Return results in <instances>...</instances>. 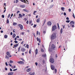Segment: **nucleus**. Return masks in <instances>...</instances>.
I'll use <instances>...</instances> for the list:
<instances>
[{
    "instance_id": "f257e3e1",
    "label": "nucleus",
    "mask_w": 75,
    "mask_h": 75,
    "mask_svg": "<svg viewBox=\"0 0 75 75\" xmlns=\"http://www.w3.org/2000/svg\"><path fill=\"white\" fill-rule=\"evenodd\" d=\"M56 38V34L54 33H53L51 36V40H54Z\"/></svg>"
},
{
    "instance_id": "f03ea898",
    "label": "nucleus",
    "mask_w": 75,
    "mask_h": 75,
    "mask_svg": "<svg viewBox=\"0 0 75 75\" xmlns=\"http://www.w3.org/2000/svg\"><path fill=\"white\" fill-rule=\"evenodd\" d=\"M71 27H74V25L75 24V23L73 21H71L70 23Z\"/></svg>"
},
{
    "instance_id": "7ed1b4c3",
    "label": "nucleus",
    "mask_w": 75,
    "mask_h": 75,
    "mask_svg": "<svg viewBox=\"0 0 75 75\" xmlns=\"http://www.w3.org/2000/svg\"><path fill=\"white\" fill-rule=\"evenodd\" d=\"M57 29V26L56 25H54L52 26V30L53 31H55Z\"/></svg>"
},
{
    "instance_id": "20e7f679",
    "label": "nucleus",
    "mask_w": 75,
    "mask_h": 75,
    "mask_svg": "<svg viewBox=\"0 0 75 75\" xmlns=\"http://www.w3.org/2000/svg\"><path fill=\"white\" fill-rule=\"evenodd\" d=\"M18 25L19 27H20L21 30H23V26L21 24H19Z\"/></svg>"
},
{
    "instance_id": "39448f33",
    "label": "nucleus",
    "mask_w": 75,
    "mask_h": 75,
    "mask_svg": "<svg viewBox=\"0 0 75 75\" xmlns=\"http://www.w3.org/2000/svg\"><path fill=\"white\" fill-rule=\"evenodd\" d=\"M18 64H21V65L24 64V62L22 61H19L18 62Z\"/></svg>"
},
{
    "instance_id": "423d86ee",
    "label": "nucleus",
    "mask_w": 75,
    "mask_h": 75,
    "mask_svg": "<svg viewBox=\"0 0 75 75\" xmlns=\"http://www.w3.org/2000/svg\"><path fill=\"white\" fill-rule=\"evenodd\" d=\"M6 55L8 56V57H11V55H10V52H6Z\"/></svg>"
},
{
    "instance_id": "0eeeda50",
    "label": "nucleus",
    "mask_w": 75,
    "mask_h": 75,
    "mask_svg": "<svg viewBox=\"0 0 75 75\" xmlns=\"http://www.w3.org/2000/svg\"><path fill=\"white\" fill-rule=\"evenodd\" d=\"M26 50V49H25L24 47H22L21 49V51L22 52H23Z\"/></svg>"
},
{
    "instance_id": "6e6552de",
    "label": "nucleus",
    "mask_w": 75,
    "mask_h": 75,
    "mask_svg": "<svg viewBox=\"0 0 75 75\" xmlns=\"http://www.w3.org/2000/svg\"><path fill=\"white\" fill-rule=\"evenodd\" d=\"M47 24L49 26H50L51 25H52V23H51V22L48 21V22H47Z\"/></svg>"
},
{
    "instance_id": "1a4fd4ad",
    "label": "nucleus",
    "mask_w": 75,
    "mask_h": 75,
    "mask_svg": "<svg viewBox=\"0 0 75 75\" xmlns=\"http://www.w3.org/2000/svg\"><path fill=\"white\" fill-rule=\"evenodd\" d=\"M55 48V46L54 45L52 44V45L51 48L52 50H54Z\"/></svg>"
},
{
    "instance_id": "9d476101",
    "label": "nucleus",
    "mask_w": 75,
    "mask_h": 75,
    "mask_svg": "<svg viewBox=\"0 0 75 75\" xmlns=\"http://www.w3.org/2000/svg\"><path fill=\"white\" fill-rule=\"evenodd\" d=\"M50 61L52 63H54V59L52 58H51L50 59Z\"/></svg>"
},
{
    "instance_id": "9b49d317",
    "label": "nucleus",
    "mask_w": 75,
    "mask_h": 75,
    "mask_svg": "<svg viewBox=\"0 0 75 75\" xmlns=\"http://www.w3.org/2000/svg\"><path fill=\"white\" fill-rule=\"evenodd\" d=\"M31 68L28 69H26V71L28 72H29L31 71Z\"/></svg>"
},
{
    "instance_id": "f8f14e48",
    "label": "nucleus",
    "mask_w": 75,
    "mask_h": 75,
    "mask_svg": "<svg viewBox=\"0 0 75 75\" xmlns=\"http://www.w3.org/2000/svg\"><path fill=\"white\" fill-rule=\"evenodd\" d=\"M51 68L52 70H54V69H55V67H54V66L52 65L51 66Z\"/></svg>"
},
{
    "instance_id": "ddd939ff",
    "label": "nucleus",
    "mask_w": 75,
    "mask_h": 75,
    "mask_svg": "<svg viewBox=\"0 0 75 75\" xmlns=\"http://www.w3.org/2000/svg\"><path fill=\"white\" fill-rule=\"evenodd\" d=\"M18 44H16L15 45H14V47H13V48H16L17 47H18Z\"/></svg>"
},
{
    "instance_id": "4468645a",
    "label": "nucleus",
    "mask_w": 75,
    "mask_h": 75,
    "mask_svg": "<svg viewBox=\"0 0 75 75\" xmlns=\"http://www.w3.org/2000/svg\"><path fill=\"white\" fill-rule=\"evenodd\" d=\"M25 7V5H21L20 6V7H21V8H24Z\"/></svg>"
},
{
    "instance_id": "2eb2a0df",
    "label": "nucleus",
    "mask_w": 75,
    "mask_h": 75,
    "mask_svg": "<svg viewBox=\"0 0 75 75\" xmlns=\"http://www.w3.org/2000/svg\"><path fill=\"white\" fill-rule=\"evenodd\" d=\"M13 74H14L13 72H9L8 74V75H13Z\"/></svg>"
},
{
    "instance_id": "dca6fc26",
    "label": "nucleus",
    "mask_w": 75,
    "mask_h": 75,
    "mask_svg": "<svg viewBox=\"0 0 75 75\" xmlns=\"http://www.w3.org/2000/svg\"><path fill=\"white\" fill-rule=\"evenodd\" d=\"M38 54V49H36L35 51V55H37Z\"/></svg>"
},
{
    "instance_id": "f3484780",
    "label": "nucleus",
    "mask_w": 75,
    "mask_h": 75,
    "mask_svg": "<svg viewBox=\"0 0 75 75\" xmlns=\"http://www.w3.org/2000/svg\"><path fill=\"white\" fill-rule=\"evenodd\" d=\"M29 74H30L29 75H35V72H34L33 73L31 74V72H30L29 73Z\"/></svg>"
},
{
    "instance_id": "a211bd4d",
    "label": "nucleus",
    "mask_w": 75,
    "mask_h": 75,
    "mask_svg": "<svg viewBox=\"0 0 75 75\" xmlns=\"http://www.w3.org/2000/svg\"><path fill=\"white\" fill-rule=\"evenodd\" d=\"M61 10H62L63 11H65V8H64V7H61Z\"/></svg>"
},
{
    "instance_id": "6ab92c4d",
    "label": "nucleus",
    "mask_w": 75,
    "mask_h": 75,
    "mask_svg": "<svg viewBox=\"0 0 75 75\" xmlns=\"http://www.w3.org/2000/svg\"><path fill=\"white\" fill-rule=\"evenodd\" d=\"M16 34L15 33H13V38H14L15 37H16Z\"/></svg>"
},
{
    "instance_id": "aec40b11",
    "label": "nucleus",
    "mask_w": 75,
    "mask_h": 75,
    "mask_svg": "<svg viewBox=\"0 0 75 75\" xmlns=\"http://www.w3.org/2000/svg\"><path fill=\"white\" fill-rule=\"evenodd\" d=\"M16 66H11L12 69H15L16 68Z\"/></svg>"
},
{
    "instance_id": "412c9836",
    "label": "nucleus",
    "mask_w": 75,
    "mask_h": 75,
    "mask_svg": "<svg viewBox=\"0 0 75 75\" xmlns=\"http://www.w3.org/2000/svg\"><path fill=\"white\" fill-rule=\"evenodd\" d=\"M63 29H62V28H61L60 30V33L61 34H62L63 33Z\"/></svg>"
},
{
    "instance_id": "4be33fe9",
    "label": "nucleus",
    "mask_w": 75,
    "mask_h": 75,
    "mask_svg": "<svg viewBox=\"0 0 75 75\" xmlns=\"http://www.w3.org/2000/svg\"><path fill=\"white\" fill-rule=\"evenodd\" d=\"M19 17H20L21 18L22 17H23V15H21V14L20 13L19 14Z\"/></svg>"
},
{
    "instance_id": "5701e85b",
    "label": "nucleus",
    "mask_w": 75,
    "mask_h": 75,
    "mask_svg": "<svg viewBox=\"0 0 75 75\" xmlns=\"http://www.w3.org/2000/svg\"><path fill=\"white\" fill-rule=\"evenodd\" d=\"M40 18H38L37 20V21H36V22H37V23H38L39 22H40Z\"/></svg>"
},
{
    "instance_id": "b1692460",
    "label": "nucleus",
    "mask_w": 75,
    "mask_h": 75,
    "mask_svg": "<svg viewBox=\"0 0 75 75\" xmlns=\"http://www.w3.org/2000/svg\"><path fill=\"white\" fill-rule=\"evenodd\" d=\"M20 1H21V2H22L23 3H25V0H19Z\"/></svg>"
},
{
    "instance_id": "393cba45",
    "label": "nucleus",
    "mask_w": 75,
    "mask_h": 75,
    "mask_svg": "<svg viewBox=\"0 0 75 75\" xmlns=\"http://www.w3.org/2000/svg\"><path fill=\"white\" fill-rule=\"evenodd\" d=\"M23 11H25V12H27V13H28L29 11H28V10L25 9H24Z\"/></svg>"
},
{
    "instance_id": "a878e982",
    "label": "nucleus",
    "mask_w": 75,
    "mask_h": 75,
    "mask_svg": "<svg viewBox=\"0 0 75 75\" xmlns=\"http://www.w3.org/2000/svg\"><path fill=\"white\" fill-rule=\"evenodd\" d=\"M7 37H8V36L6 35H5L4 36L5 38H7Z\"/></svg>"
},
{
    "instance_id": "bb28decb",
    "label": "nucleus",
    "mask_w": 75,
    "mask_h": 75,
    "mask_svg": "<svg viewBox=\"0 0 75 75\" xmlns=\"http://www.w3.org/2000/svg\"><path fill=\"white\" fill-rule=\"evenodd\" d=\"M17 23H13V25H17Z\"/></svg>"
},
{
    "instance_id": "cd10ccee",
    "label": "nucleus",
    "mask_w": 75,
    "mask_h": 75,
    "mask_svg": "<svg viewBox=\"0 0 75 75\" xmlns=\"http://www.w3.org/2000/svg\"><path fill=\"white\" fill-rule=\"evenodd\" d=\"M42 56L43 57H45L46 56H47V55H46V54H43L42 55Z\"/></svg>"
},
{
    "instance_id": "c85d7f7f",
    "label": "nucleus",
    "mask_w": 75,
    "mask_h": 75,
    "mask_svg": "<svg viewBox=\"0 0 75 75\" xmlns=\"http://www.w3.org/2000/svg\"><path fill=\"white\" fill-rule=\"evenodd\" d=\"M45 21H46V20L45 19L44 21H43L44 23H43V25H44L45 24Z\"/></svg>"
},
{
    "instance_id": "c756f323",
    "label": "nucleus",
    "mask_w": 75,
    "mask_h": 75,
    "mask_svg": "<svg viewBox=\"0 0 75 75\" xmlns=\"http://www.w3.org/2000/svg\"><path fill=\"white\" fill-rule=\"evenodd\" d=\"M57 25L58 26V29L59 30V24L58 23L57 24Z\"/></svg>"
},
{
    "instance_id": "7c9ffc66",
    "label": "nucleus",
    "mask_w": 75,
    "mask_h": 75,
    "mask_svg": "<svg viewBox=\"0 0 75 75\" xmlns=\"http://www.w3.org/2000/svg\"><path fill=\"white\" fill-rule=\"evenodd\" d=\"M37 11H34L33 12V14H34V15H35V13H37Z\"/></svg>"
},
{
    "instance_id": "2f4dec72",
    "label": "nucleus",
    "mask_w": 75,
    "mask_h": 75,
    "mask_svg": "<svg viewBox=\"0 0 75 75\" xmlns=\"http://www.w3.org/2000/svg\"><path fill=\"white\" fill-rule=\"evenodd\" d=\"M40 39L38 37H37V41H38L39 40H40Z\"/></svg>"
},
{
    "instance_id": "473e14b6",
    "label": "nucleus",
    "mask_w": 75,
    "mask_h": 75,
    "mask_svg": "<svg viewBox=\"0 0 75 75\" xmlns=\"http://www.w3.org/2000/svg\"><path fill=\"white\" fill-rule=\"evenodd\" d=\"M53 6H54V5H52L50 6V8H52Z\"/></svg>"
},
{
    "instance_id": "72a5a7b5",
    "label": "nucleus",
    "mask_w": 75,
    "mask_h": 75,
    "mask_svg": "<svg viewBox=\"0 0 75 75\" xmlns=\"http://www.w3.org/2000/svg\"><path fill=\"white\" fill-rule=\"evenodd\" d=\"M7 23H9V20L8 19H7V21H6Z\"/></svg>"
},
{
    "instance_id": "f704fd0d",
    "label": "nucleus",
    "mask_w": 75,
    "mask_h": 75,
    "mask_svg": "<svg viewBox=\"0 0 75 75\" xmlns=\"http://www.w3.org/2000/svg\"><path fill=\"white\" fill-rule=\"evenodd\" d=\"M20 47H18V51H20Z\"/></svg>"
},
{
    "instance_id": "c9c22d12",
    "label": "nucleus",
    "mask_w": 75,
    "mask_h": 75,
    "mask_svg": "<svg viewBox=\"0 0 75 75\" xmlns=\"http://www.w3.org/2000/svg\"><path fill=\"white\" fill-rule=\"evenodd\" d=\"M66 23H69L70 22V21L69 20H67L66 21Z\"/></svg>"
},
{
    "instance_id": "e433bc0d",
    "label": "nucleus",
    "mask_w": 75,
    "mask_h": 75,
    "mask_svg": "<svg viewBox=\"0 0 75 75\" xmlns=\"http://www.w3.org/2000/svg\"><path fill=\"white\" fill-rule=\"evenodd\" d=\"M26 47L27 48H29V45H26Z\"/></svg>"
},
{
    "instance_id": "4c0bfd02",
    "label": "nucleus",
    "mask_w": 75,
    "mask_h": 75,
    "mask_svg": "<svg viewBox=\"0 0 75 75\" xmlns=\"http://www.w3.org/2000/svg\"><path fill=\"white\" fill-rule=\"evenodd\" d=\"M36 26H37V25H36V24H35L33 26V28H35V27H36Z\"/></svg>"
},
{
    "instance_id": "58836bf2",
    "label": "nucleus",
    "mask_w": 75,
    "mask_h": 75,
    "mask_svg": "<svg viewBox=\"0 0 75 75\" xmlns=\"http://www.w3.org/2000/svg\"><path fill=\"white\" fill-rule=\"evenodd\" d=\"M5 58H7V59H8L9 58L8 56H5Z\"/></svg>"
},
{
    "instance_id": "ea45409f",
    "label": "nucleus",
    "mask_w": 75,
    "mask_h": 75,
    "mask_svg": "<svg viewBox=\"0 0 75 75\" xmlns=\"http://www.w3.org/2000/svg\"><path fill=\"white\" fill-rule=\"evenodd\" d=\"M31 49H30L29 51V54H31Z\"/></svg>"
},
{
    "instance_id": "a19ab883",
    "label": "nucleus",
    "mask_w": 75,
    "mask_h": 75,
    "mask_svg": "<svg viewBox=\"0 0 75 75\" xmlns=\"http://www.w3.org/2000/svg\"><path fill=\"white\" fill-rule=\"evenodd\" d=\"M41 52H44V50H43V49H42V48L41 49Z\"/></svg>"
},
{
    "instance_id": "79ce46f5",
    "label": "nucleus",
    "mask_w": 75,
    "mask_h": 75,
    "mask_svg": "<svg viewBox=\"0 0 75 75\" xmlns=\"http://www.w3.org/2000/svg\"><path fill=\"white\" fill-rule=\"evenodd\" d=\"M54 71H55V73L56 74L57 72V69H55Z\"/></svg>"
},
{
    "instance_id": "37998d69",
    "label": "nucleus",
    "mask_w": 75,
    "mask_h": 75,
    "mask_svg": "<svg viewBox=\"0 0 75 75\" xmlns=\"http://www.w3.org/2000/svg\"><path fill=\"white\" fill-rule=\"evenodd\" d=\"M10 63H13V62L12 60H10Z\"/></svg>"
},
{
    "instance_id": "c03bdc74",
    "label": "nucleus",
    "mask_w": 75,
    "mask_h": 75,
    "mask_svg": "<svg viewBox=\"0 0 75 75\" xmlns=\"http://www.w3.org/2000/svg\"><path fill=\"white\" fill-rule=\"evenodd\" d=\"M68 11H69V12H71V9L70 8H69L68 9Z\"/></svg>"
},
{
    "instance_id": "a18cd8bd",
    "label": "nucleus",
    "mask_w": 75,
    "mask_h": 75,
    "mask_svg": "<svg viewBox=\"0 0 75 75\" xmlns=\"http://www.w3.org/2000/svg\"><path fill=\"white\" fill-rule=\"evenodd\" d=\"M14 42L15 43H16V44H17V43H18V42L17 41H14Z\"/></svg>"
},
{
    "instance_id": "49530a36",
    "label": "nucleus",
    "mask_w": 75,
    "mask_h": 75,
    "mask_svg": "<svg viewBox=\"0 0 75 75\" xmlns=\"http://www.w3.org/2000/svg\"><path fill=\"white\" fill-rule=\"evenodd\" d=\"M10 16V14H8V18H9Z\"/></svg>"
},
{
    "instance_id": "de8ad7c7",
    "label": "nucleus",
    "mask_w": 75,
    "mask_h": 75,
    "mask_svg": "<svg viewBox=\"0 0 75 75\" xmlns=\"http://www.w3.org/2000/svg\"><path fill=\"white\" fill-rule=\"evenodd\" d=\"M1 17L2 18H4V15H2Z\"/></svg>"
},
{
    "instance_id": "09e8293b",
    "label": "nucleus",
    "mask_w": 75,
    "mask_h": 75,
    "mask_svg": "<svg viewBox=\"0 0 75 75\" xmlns=\"http://www.w3.org/2000/svg\"><path fill=\"white\" fill-rule=\"evenodd\" d=\"M18 69H14L13 71H17V70Z\"/></svg>"
},
{
    "instance_id": "8fccbe9b",
    "label": "nucleus",
    "mask_w": 75,
    "mask_h": 75,
    "mask_svg": "<svg viewBox=\"0 0 75 75\" xmlns=\"http://www.w3.org/2000/svg\"><path fill=\"white\" fill-rule=\"evenodd\" d=\"M73 14L72 16H73V17L74 18H75V15H74V13H73Z\"/></svg>"
},
{
    "instance_id": "3c124183",
    "label": "nucleus",
    "mask_w": 75,
    "mask_h": 75,
    "mask_svg": "<svg viewBox=\"0 0 75 75\" xmlns=\"http://www.w3.org/2000/svg\"><path fill=\"white\" fill-rule=\"evenodd\" d=\"M38 33H39L38 31H37L36 32V34L37 35L38 34Z\"/></svg>"
},
{
    "instance_id": "603ef678",
    "label": "nucleus",
    "mask_w": 75,
    "mask_h": 75,
    "mask_svg": "<svg viewBox=\"0 0 75 75\" xmlns=\"http://www.w3.org/2000/svg\"><path fill=\"white\" fill-rule=\"evenodd\" d=\"M51 49H50V48H49V51H50V52H51Z\"/></svg>"
},
{
    "instance_id": "864d4df0",
    "label": "nucleus",
    "mask_w": 75,
    "mask_h": 75,
    "mask_svg": "<svg viewBox=\"0 0 75 75\" xmlns=\"http://www.w3.org/2000/svg\"><path fill=\"white\" fill-rule=\"evenodd\" d=\"M25 55H26V54H28V52H25Z\"/></svg>"
},
{
    "instance_id": "5fc2aeb1",
    "label": "nucleus",
    "mask_w": 75,
    "mask_h": 75,
    "mask_svg": "<svg viewBox=\"0 0 75 75\" xmlns=\"http://www.w3.org/2000/svg\"><path fill=\"white\" fill-rule=\"evenodd\" d=\"M42 62H43V64H45V61H44V60H43Z\"/></svg>"
},
{
    "instance_id": "6e6d98bb",
    "label": "nucleus",
    "mask_w": 75,
    "mask_h": 75,
    "mask_svg": "<svg viewBox=\"0 0 75 75\" xmlns=\"http://www.w3.org/2000/svg\"><path fill=\"white\" fill-rule=\"evenodd\" d=\"M64 16H66V15H67V14H66V13L65 12L64 13Z\"/></svg>"
},
{
    "instance_id": "4d7b16f0",
    "label": "nucleus",
    "mask_w": 75,
    "mask_h": 75,
    "mask_svg": "<svg viewBox=\"0 0 75 75\" xmlns=\"http://www.w3.org/2000/svg\"><path fill=\"white\" fill-rule=\"evenodd\" d=\"M5 64H6V66H8V64H7V62H6L5 63Z\"/></svg>"
},
{
    "instance_id": "13d9d810",
    "label": "nucleus",
    "mask_w": 75,
    "mask_h": 75,
    "mask_svg": "<svg viewBox=\"0 0 75 75\" xmlns=\"http://www.w3.org/2000/svg\"><path fill=\"white\" fill-rule=\"evenodd\" d=\"M69 18L67 17L66 18V20H69Z\"/></svg>"
},
{
    "instance_id": "bf43d9fd",
    "label": "nucleus",
    "mask_w": 75,
    "mask_h": 75,
    "mask_svg": "<svg viewBox=\"0 0 75 75\" xmlns=\"http://www.w3.org/2000/svg\"><path fill=\"white\" fill-rule=\"evenodd\" d=\"M18 2V0H16V3H17Z\"/></svg>"
},
{
    "instance_id": "052dcab7",
    "label": "nucleus",
    "mask_w": 75,
    "mask_h": 75,
    "mask_svg": "<svg viewBox=\"0 0 75 75\" xmlns=\"http://www.w3.org/2000/svg\"><path fill=\"white\" fill-rule=\"evenodd\" d=\"M35 64L36 66H37V65H38V63H37V62H35Z\"/></svg>"
},
{
    "instance_id": "680f3d73",
    "label": "nucleus",
    "mask_w": 75,
    "mask_h": 75,
    "mask_svg": "<svg viewBox=\"0 0 75 75\" xmlns=\"http://www.w3.org/2000/svg\"><path fill=\"white\" fill-rule=\"evenodd\" d=\"M42 47L43 48V49L45 48L44 46L43 45H42Z\"/></svg>"
},
{
    "instance_id": "e2e57ef3",
    "label": "nucleus",
    "mask_w": 75,
    "mask_h": 75,
    "mask_svg": "<svg viewBox=\"0 0 75 75\" xmlns=\"http://www.w3.org/2000/svg\"><path fill=\"white\" fill-rule=\"evenodd\" d=\"M24 20H25V21H27V18H24Z\"/></svg>"
},
{
    "instance_id": "0e129e2a",
    "label": "nucleus",
    "mask_w": 75,
    "mask_h": 75,
    "mask_svg": "<svg viewBox=\"0 0 75 75\" xmlns=\"http://www.w3.org/2000/svg\"><path fill=\"white\" fill-rule=\"evenodd\" d=\"M26 24H28V21H27L26 22Z\"/></svg>"
},
{
    "instance_id": "69168bd1",
    "label": "nucleus",
    "mask_w": 75,
    "mask_h": 75,
    "mask_svg": "<svg viewBox=\"0 0 75 75\" xmlns=\"http://www.w3.org/2000/svg\"><path fill=\"white\" fill-rule=\"evenodd\" d=\"M8 65L10 66V67H12V66L11 65V64H8Z\"/></svg>"
},
{
    "instance_id": "338daca9",
    "label": "nucleus",
    "mask_w": 75,
    "mask_h": 75,
    "mask_svg": "<svg viewBox=\"0 0 75 75\" xmlns=\"http://www.w3.org/2000/svg\"><path fill=\"white\" fill-rule=\"evenodd\" d=\"M24 32H23L22 33V35H24Z\"/></svg>"
},
{
    "instance_id": "774afa93",
    "label": "nucleus",
    "mask_w": 75,
    "mask_h": 75,
    "mask_svg": "<svg viewBox=\"0 0 75 75\" xmlns=\"http://www.w3.org/2000/svg\"><path fill=\"white\" fill-rule=\"evenodd\" d=\"M18 13H20V11H17V12L16 13H17V14H18Z\"/></svg>"
}]
</instances>
